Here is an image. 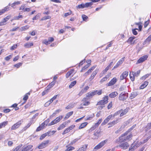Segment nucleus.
<instances>
[{"mask_svg": "<svg viewBox=\"0 0 151 151\" xmlns=\"http://www.w3.org/2000/svg\"><path fill=\"white\" fill-rule=\"evenodd\" d=\"M23 16L22 15H19L17 16H16L14 17V19L15 20H18L20 19H22Z\"/></svg>", "mask_w": 151, "mask_h": 151, "instance_id": "53", "label": "nucleus"}, {"mask_svg": "<svg viewBox=\"0 0 151 151\" xmlns=\"http://www.w3.org/2000/svg\"><path fill=\"white\" fill-rule=\"evenodd\" d=\"M49 89H48V88H46V89H45L42 93V96H43L47 94L49 91Z\"/></svg>", "mask_w": 151, "mask_h": 151, "instance_id": "47", "label": "nucleus"}, {"mask_svg": "<svg viewBox=\"0 0 151 151\" xmlns=\"http://www.w3.org/2000/svg\"><path fill=\"white\" fill-rule=\"evenodd\" d=\"M128 133H129L126 131L120 136L118 139H116L115 143L119 144L127 141H129L132 140L133 135L131 133L129 134H128Z\"/></svg>", "mask_w": 151, "mask_h": 151, "instance_id": "1", "label": "nucleus"}, {"mask_svg": "<svg viewBox=\"0 0 151 151\" xmlns=\"http://www.w3.org/2000/svg\"><path fill=\"white\" fill-rule=\"evenodd\" d=\"M113 118L112 114H110L104 120V121L101 123V125H104L106 124L108 122Z\"/></svg>", "mask_w": 151, "mask_h": 151, "instance_id": "11", "label": "nucleus"}, {"mask_svg": "<svg viewBox=\"0 0 151 151\" xmlns=\"http://www.w3.org/2000/svg\"><path fill=\"white\" fill-rule=\"evenodd\" d=\"M56 83V81H53L50 83L49 85L47 86V88L48 89H50L52 88L55 84Z\"/></svg>", "mask_w": 151, "mask_h": 151, "instance_id": "34", "label": "nucleus"}, {"mask_svg": "<svg viewBox=\"0 0 151 151\" xmlns=\"http://www.w3.org/2000/svg\"><path fill=\"white\" fill-rule=\"evenodd\" d=\"M30 93H28L25 94L23 98V100L24 101V102L23 104L25 103L27 101V100L28 99L29 96L28 95H30Z\"/></svg>", "mask_w": 151, "mask_h": 151, "instance_id": "35", "label": "nucleus"}, {"mask_svg": "<svg viewBox=\"0 0 151 151\" xmlns=\"http://www.w3.org/2000/svg\"><path fill=\"white\" fill-rule=\"evenodd\" d=\"M22 122L23 121L21 120L17 122L12 126L11 127V129L12 130H15L18 128L22 124Z\"/></svg>", "mask_w": 151, "mask_h": 151, "instance_id": "7", "label": "nucleus"}, {"mask_svg": "<svg viewBox=\"0 0 151 151\" xmlns=\"http://www.w3.org/2000/svg\"><path fill=\"white\" fill-rule=\"evenodd\" d=\"M29 26L28 25H26L21 27V29L22 31H25L29 29Z\"/></svg>", "mask_w": 151, "mask_h": 151, "instance_id": "50", "label": "nucleus"}, {"mask_svg": "<svg viewBox=\"0 0 151 151\" xmlns=\"http://www.w3.org/2000/svg\"><path fill=\"white\" fill-rule=\"evenodd\" d=\"M67 148L65 150V151H71L75 149V148L73 146H70L68 147L67 146H66Z\"/></svg>", "mask_w": 151, "mask_h": 151, "instance_id": "43", "label": "nucleus"}, {"mask_svg": "<svg viewBox=\"0 0 151 151\" xmlns=\"http://www.w3.org/2000/svg\"><path fill=\"white\" fill-rule=\"evenodd\" d=\"M82 18L83 21L86 22L88 19V17L85 14H83L82 16Z\"/></svg>", "mask_w": 151, "mask_h": 151, "instance_id": "55", "label": "nucleus"}, {"mask_svg": "<svg viewBox=\"0 0 151 151\" xmlns=\"http://www.w3.org/2000/svg\"><path fill=\"white\" fill-rule=\"evenodd\" d=\"M88 124L87 122H84L81 123L78 127V129H83L86 127Z\"/></svg>", "mask_w": 151, "mask_h": 151, "instance_id": "32", "label": "nucleus"}, {"mask_svg": "<svg viewBox=\"0 0 151 151\" xmlns=\"http://www.w3.org/2000/svg\"><path fill=\"white\" fill-rule=\"evenodd\" d=\"M151 41V34L144 41L143 44L145 45L147 43H149Z\"/></svg>", "mask_w": 151, "mask_h": 151, "instance_id": "33", "label": "nucleus"}, {"mask_svg": "<svg viewBox=\"0 0 151 151\" xmlns=\"http://www.w3.org/2000/svg\"><path fill=\"white\" fill-rule=\"evenodd\" d=\"M32 124V123L31 122H30L26 126L24 127L23 129V130L24 131H26L27 130L28 128H29L31 124Z\"/></svg>", "mask_w": 151, "mask_h": 151, "instance_id": "39", "label": "nucleus"}, {"mask_svg": "<svg viewBox=\"0 0 151 151\" xmlns=\"http://www.w3.org/2000/svg\"><path fill=\"white\" fill-rule=\"evenodd\" d=\"M93 3L92 2L86 3L85 4V7H88L90 6L93 5Z\"/></svg>", "mask_w": 151, "mask_h": 151, "instance_id": "56", "label": "nucleus"}, {"mask_svg": "<svg viewBox=\"0 0 151 151\" xmlns=\"http://www.w3.org/2000/svg\"><path fill=\"white\" fill-rule=\"evenodd\" d=\"M134 72L132 71L130 72L129 73V77L130 79L132 81H134L135 79V76L134 75Z\"/></svg>", "mask_w": 151, "mask_h": 151, "instance_id": "30", "label": "nucleus"}, {"mask_svg": "<svg viewBox=\"0 0 151 151\" xmlns=\"http://www.w3.org/2000/svg\"><path fill=\"white\" fill-rule=\"evenodd\" d=\"M51 17L50 16L47 15L44 16L42 17L40 21L45 20L47 19H50L51 18Z\"/></svg>", "mask_w": 151, "mask_h": 151, "instance_id": "45", "label": "nucleus"}, {"mask_svg": "<svg viewBox=\"0 0 151 151\" xmlns=\"http://www.w3.org/2000/svg\"><path fill=\"white\" fill-rule=\"evenodd\" d=\"M118 94V93L116 91H114L111 92L109 95V96L111 98H113L116 96Z\"/></svg>", "mask_w": 151, "mask_h": 151, "instance_id": "28", "label": "nucleus"}, {"mask_svg": "<svg viewBox=\"0 0 151 151\" xmlns=\"http://www.w3.org/2000/svg\"><path fill=\"white\" fill-rule=\"evenodd\" d=\"M76 81L75 80L72 82L70 85L69 86V88H71L73 87L76 83Z\"/></svg>", "mask_w": 151, "mask_h": 151, "instance_id": "42", "label": "nucleus"}, {"mask_svg": "<svg viewBox=\"0 0 151 151\" xmlns=\"http://www.w3.org/2000/svg\"><path fill=\"white\" fill-rule=\"evenodd\" d=\"M74 69L73 68L70 69L69 71H68L66 74L65 75V77L66 78H68L70 76L72 75V76H73V74H74Z\"/></svg>", "mask_w": 151, "mask_h": 151, "instance_id": "17", "label": "nucleus"}, {"mask_svg": "<svg viewBox=\"0 0 151 151\" xmlns=\"http://www.w3.org/2000/svg\"><path fill=\"white\" fill-rule=\"evenodd\" d=\"M22 146V145H21L17 146L14 149H13L12 151H18L19 150Z\"/></svg>", "mask_w": 151, "mask_h": 151, "instance_id": "64", "label": "nucleus"}, {"mask_svg": "<svg viewBox=\"0 0 151 151\" xmlns=\"http://www.w3.org/2000/svg\"><path fill=\"white\" fill-rule=\"evenodd\" d=\"M100 132L98 131H96L94 133L93 135L96 138H98L99 136Z\"/></svg>", "mask_w": 151, "mask_h": 151, "instance_id": "51", "label": "nucleus"}, {"mask_svg": "<svg viewBox=\"0 0 151 151\" xmlns=\"http://www.w3.org/2000/svg\"><path fill=\"white\" fill-rule=\"evenodd\" d=\"M128 93H121L119 95V100L122 101L125 100L128 98Z\"/></svg>", "mask_w": 151, "mask_h": 151, "instance_id": "6", "label": "nucleus"}, {"mask_svg": "<svg viewBox=\"0 0 151 151\" xmlns=\"http://www.w3.org/2000/svg\"><path fill=\"white\" fill-rule=\"evenodd\" d=\"M12 55H9L8 56L6 57L5 58V60L7 61H9L12 57Z\"/></svg>", "mask_w": 151, "mask_h": 151, "instance_id": "60", "label": "nucleus"}, {"mask_svg": "<svg viewBox=\"0 0 151 151\" xmlns=\"http://www.w3.org/2000/svg\"><path fill=\"white\" fill-rule=\"evenodd\" d=\"M113 105V102L112 101L110 102L108 104L107 106V109L108 110L111 109Z\"/></svg>", "mask_w": 151, "mask_h": 151, "instance_id": "49", "label": "nucleus"}, {"mask_svg": "<svg viewBox=\"0 0 151 151\" xmlns=\"http://www.w3.org/2000/svg\"><path fill=\"white\" fill-rule=\"evenodd\" d=\"M111 73H109L107 75L105 76L102 78L100 81V83L101 84L103 83V82L107 81V79L111 76Z\"/></svg>", "mask_w": 151, "mask_h": 151, "instance_id": "16", "label": "nucleus"}, {"mask_svg": "<svg viewBox=\"0 0 151 151\" xmlns=\"http://www.w3.org/2000/svg\"><path fill=\"white\" fill-rule=\"evenodd\" d=\"M93 92L95 93V95L96 94H98V95H100L102 94V89L100 90L99 91H98L97 90H94L93 91Z\"/></svg>", "mask_w": 151, "mask_h": 151, "instance_id": "44", "label": "nucleus"}, {"mask_svg": "<svg viewBox=\"0 0 151 151\" xmlns=\"http://www.w3.org/2000/svg\"><path fill=\"white\" fill-rule=\"evenodd\" d=\"M70 132V131L69 130V129H68V128H67L66 129H65V130L62 133V134L64 135V134L68 133Z\"/></svg>", "mask_w": 151, "mask_h": 151, "instance_id": "63", "label": "nucleus"}, {"mask_svg": "<svg viewBox=\"0 0 151 151\" xmlns=\"http://www.w3.org/2000/svg\"><path fill=\"white\" fill-rule=\"evenodd\" d=\"M63 118L62 115H60L57 117L55 119L53 120L48 124L49 126H50L52 125L56 124L59 122Z\"/></svg>", "mask_w": 151, "mask_h": 151, "instance_id": "5", "label": "nucleus"}, {"mask_svg": "<svg viewBox=\"0 0 151 151\" xmlns=\"http://www.w3.org/2000/svg\"><path fill=\"white\" fill-rule=\"evenodd\" d=\"M33 147V145H28L23 148L21 151H30Z\"/></svg>", "mask_w": 151, "mask_h": 151, "instance_id": "24", "label": "nucleus"}, {"mask_svg": "<svg viewBox=\"0 0 151 151\" xmlns=\"http://www.w3.org/2000/svg\"><path fill=\"white\" fill-rule=\"evenodd\" d=\"M96 66H93L89 69L88 71L86 72L84 75L86 76H87L89 75V73H91L93 70L96 68Z\"/></svg>", "mask_w": 151, "mask_h": 151, "instance_id": "26", "label": "nucleus"}, {"mask_svg": "<svg viewBox=\"0 0 151 151\" xmlns=\"http://www.w3.org/2000/svg\"><path fill=\"white\" fill-rule=\"evenodd\" d=\"M109 97L108 96H105L102 99L98 102L96 105L99 106V108L101 109L105 107V104L108 102Z\"/></svg>", "mask_w": 151, "mask_h": 151, "instance_id": "2", "label": "nucleus"}, {"mask_svg": "<svg viewBox=\"0 0 151 151\" xmlns=\"http://www.w3.org/2000/svg\"><path fill=\"white\" fill-rule=\"evenodd\" d=\"M112 63V62H111L105 69L102 71V73L103 75L106 74L107 71L111 68Z\"/></svg>", "mask_w": 151, "mask_h": 151, "instance_id": "22", "label": "nucleus"}, {"mask_svg": "<svg viewBox=\"0 0 151 151\" xmlns=\"http://www.w3.org/2000/svg\"><path fill=\"white\" fill-rule=\"evenodd\" d=\"M129 108H126L125 109L123 110L121 109L119 110L120 114V117H121L125 115L128 112Z\"/></svg>", "mask_w": 151, "mask_h": 151, "instance_id": "14", "label": "nucleus"}, {"mask_svg": "<svg viewBox=\"0 0 151 151\" xmlns=\"http://www.w3.org/2000/svg\"><path fill=\"white\" fill-rule=\"evenodd\" d=\"M46 136V134H42L40 137V140H43L44 139L45 137Z\"/></svg>", "mask_w": 151, "mask_h": 151, "instance_id": "62", "label": "nucleus"}, {"mask_svg": "<svg viewBox=\"0 0 151 151\" xmlns=\"http://www.w3.org/2000/svg\"><path fill=\"white\" fill-rule=\"evenodd\" d=\"M88 144H86L79 148L76 151H85L87 148Z\"/></svg>", "mask_w": 151, "mask_h": 151, "instance_id": "25", "label": "nucleus"}, {"mask_svg": "<svg viewBox=\"0 0 151 151\" xmlns=\"http://www.w3.org/2000/svg\"><path fill=\"white\" fill-rule=\"evenodd\" d=\"M119 120V119L117 118L116 119V120H113L109 123L108 124V128H109L114 126L118 122Z\"/></svg>", "mask_w": 151, "mask_h": 151, "instance_id": "15", "label": "nucleus"}, {"mask_svg": "<svg viewBox=\"0 0 151 151\" xmlns=\"http://www.w3.org/2000/svg\"><path fill=\"white\" fill-rule=\"evenodd\" d=\"M33 45L34 43L32 42H28L24 45V47L26 48H29L31 47V46H33Z\"/></svg>", "mask_w": 151, "mask_h": 151, "instance_id": "37", "label": "nucleus"}, {"mask_svg": "<svg viewBox=\"0 0 151 151\" xmlns=\"http://www.w3.org/2000/svg\"><path fill=\"white\" fill-rule=\"evenodd\" d=\"M95 93L93 92V91L88 92L86 94V96L85 97L88 99L90 100V99L92 98L95 95Z\"/></svg>", "mask_w": 151, "mask_h": 151, "instance_id": "21", "label": "nucleus"}, {"mask_svg": "<svg viewBox=\"0 0 151 151\" xmlns=\"http://www.w3.org/2000/svg\"><path fill=\"white\" fill-rule=\"evenodd\" d=\"M81 139V138H80L79 139L78 138H76L74 139L71 142H70V145H73L75 143H76V142H77L78 140L80 139Z\"/></svg>", "mask_w": 151, "mask_h": 151, "instance_id": "52", "label": "nucleus"}, {"mask_svg": "<svg viewBox=\"0 0 151 151\" xmlns=\"http://www.w3.org/2000/svg\"><path fill=\"white\" fill-rule=\"evenodd\" d=\"M9 7L8 6H6L5 7H4V9H2V10H1L2 12H3V13H4L5 12L9 10Z\"/></svg>", "mask_w": 151, "mask_h": 151, "instance_id": "61", "label": "nucleus"}, {"mask_svg": "<svg viewBox=\"0 0 151 151\" xmlns=\"http://www.w3.org/2000/svg\"><path fill=\"white\" fill-rule=\"evenodd\" d=\"M149 82L147 81H145L139 87L140 89H143L145 88L148 85Z\"/></svg>", "mask_w": 151, "mask_h": 151, "instance_id": "31", "label": "nucleus"}, {"mask_svg": "<svg viewBox=\"0 0 151 151\" xmlns=\"http://www.w3.org/2000/svg\"><path fill=\"white\" fill-rule=\"evenodd\" d=\"M73 113V111H70L65 116L64 118V120H66L68 119L70 116L72 115Z\"/></svg>", "mask_w": 151, "mask_h": 151, "instance_id": "36", "label": "nucleus"}, {"mask_svg": "<svg viewBox=\"0 0 151 151\" xmlns=\"http://www.w3.org/2000/svg\"><path fill=\"white\" fill-rule=\"evenodd\" d=\"M67 124V123L66 122H65L61 124L60 125L59 127L57 128V130H62L64 129L65 127H66V125Z\"/></svg>", "mask_w": 151, "mask_h": 151, "instance_id": "29", "label": "nucleus"}, {"mask_svg": "<svg viewBox=\"0 0 151 151\" xmlns=\"http://www.w3.org/2000/svg\"><path fill=\"white\" fill-rule=\"evenodd\" d=\"M50 141L49 140H47L42 142L37 147L39 149H42L45 148L49 144Z\"/></svg>", "mask_w": 151, "mask_h": 151, "instance_id": "3", "label": "nucleus"}, {"mask_svg": "<svg viewBox=\"0 0 151 151\" xmlns=\"http://www.w3.org/2000/svg\"><path fill=\"white\" fill-rule=\"evenodd\" d=\"M129 144L127 142H125L120 144L117 147H119L122 149L126 150L129 147Z\"/></svg>", "mask_w": 151, "mask_h": 151, "instance_id": "8", "label": "nucleus"}, {"mask_svg": "<svg viewBox=\"0 0 151 151\" xmlns=\"http://www.w3.org/2000/svg\"><path fill=\"white\" fill-rule=\"evenodd\" d=\"M135 38V37L133 36L130 37L127 41V42L130 45H133L135 43V40H134Z\"/></svg>", "mask_w": 151, "mask_h": 151, "instance_id": "19", "label": "nucleus"}, {"mask_svg": "<svg viewBox=\"0 0 151 151\" xmlns=\"http://www.w3.org/2000/svg\"><path fill=\"white\" fill-rule=\"evenodd\" d=\"M72 13V12L70 10H69V12L67 13H65L64 14L65 17H66L69 15H70Z\"/></svg>", "mask_w": 151, "mask_h": 151, "instance_id": "57", "label": "nucleus"}, {"mask_svg": "<svg viewBox=\"0 0 151 151\" xmlns=\"http://www.w3.org/2000/svg\"><path fill=\"white\" fill-rule=\"evenodd\" d=\"M77 7L79 9H83L85 7V5L83 4H79L78 6Z\"/></svg>", "mask_w": 151, "mask_h": 151, "instance_id": "59", "label": "nucleus"}, {"mask_svg": "<svg viewBox=\"0 0 151 151\" xmlns=\"http://www.w3.org/2000/svg\"><path fill=\"white\" fill-rule=\"evenodd\" d=\"M11 17L10 15H8L5 17L3 20V21L2 22H3V24H4V22H6Z\"/></svg>", "mask_w": 151, "mask_h": 151, "instance_id": "54", "label": "nucleus"}, {"mask_svg": "<svg viewBox=\"0 0 151 151\" xmlns=\"http://www.w3.org/2000/svg\"><path fill=\"white\" fill-rule=\"evenodd\" d=\"M54 40V38L53 37H49L48 40H45L42 42V43L45 45H47L48 44H50L52 42H53Z\"/></svg>", "mask_w": 151, "mask_h": 151, "instance_id": "13", "label": "nucleus"}, {"mask_svg": "<svg viewBox=\"0 0 151 151\" xmlns=\"http://www.w3.org/2000/svg\"><path fill=\"white\" fill-rule=\"evenodd\" d=\"M125 58V57H123L117 62L116 64L119 66L122 64L123 62L124 61Z\"/></svg>", "mask_w": 151, "mask_h": 151, "instance_id": "40", "label": "nucleus"}, {"mask_svg": "<svg viewBox=\"0 0 151 151\" xmlns=\"http://www.w3.org/2000/svg\"><path fill=\"white\" fill-rule=\"evenodd\" d=\"M128 74V72L126 71L124 72L121 75L120 77V79L122 80L125 78L127 76Z\"/></svg>", "mask_w": 151, "mask_h": 151, "instance_id": "20", "label": "nucleus"}, {"mask_svg": "<svg viewBox=\"0 0 151 151\" xmlns=\"http://www.w3.org/2000/svg\"><path fill=\"white\" fill-rule=\"evenodd\" d=\"M90 100L85 97L82 99L81 101L82 103L81 104V105L84 106H88L90 104Z\"/></svg>", "mask_w": 151, "mask_h": 151, "instance_id": "9", "label": "nucleus"}, {"mask_svg": "<svg viewBox=\"0 0 151 151\" xmlns=\"http://www.w3.org/2000/svg\"><path fill=\"white\" fill-rule=\"evenodd\" d=\"M148 55H145L140 57L137 61L136 64H138L142 63L147 60Z\"/></svg>", "mask_w": 151, "mask_h": 151, "instance_id": "10", "label": "nucleus"}, {"mask_svg": "<svg viewBox=\"0 0 151 151\" xmlns=\"http://www.w3.org/2000/svg\"><path fill=\"white\" fill-rule=\"evenodd\" d=\"M141 24L142 23L140 22L139 23H135V25L138 26L139 31H141L142 30V26L141 25Z\"/></svg>", "mask_w": 151, "mask_h": 151, "instance_id": "46", "label": "nucleus"}, {"mask_svg": "<svg viewBox=\"0 0 151 151\" xmlns=\"http://www.w3.org/2000/svg\"><path fill=\"white\" fill-rule=\"evenodd\" d=\"M107 141L108 139H106L101 142L98 145L94 147L93 149V151H96L101 148L106 144Z\"/></svg>", "mask_w": 151, "mask_h": 151, "instance_id": "4", "label": "nucleus"}, {"mask_svg": "<svg viewBox=\"0 0 151 151\" xmlns=\"http://www.w3.org/2000/svg\"><path fill=\"white\" fill-rule=\"evenodd\" d=\"M117 81V79L116 77H114L111 80L106 84L107 86H109L115 84Z\"/></svg>", "mask_w": 151, "mask_h": 151, "instance_id": "12", "label": "nucleus"}, {"mask_svg": "<svg viewBox=\"0 0 151 151\" xmlns=\"http://www.w3.org/2000/svg\"><path fill=\"white\" fill-rule=\"evenodd\" d=\"M136 125V124L133 125L131 128L127 131L128 133L130 132L135 127Z\"/></svg>", "mask_w": 151, "mask_h": 151, "instance_id": "58", "label": "nucleus"}, {"mask_svg": "<svg viewBox=\"0 0 151 151\" xmlns=\"http://www.w3.org/2000/svg\"><path fill=\"white\" fill-rule=\"evenodd\" d=\"M58 96V95H56L54 96L52 98H51L50 100L47 102L45 104V105H47V104H48V105H49L51 103H52L53 101L55 100L57 98V96Z\"/></svg>", "mask_w": 151, "mask_h": 151, "instance_id": "27", "label": "nucleus"}, {"mask_svg": "<svg viewBox=\"0 0 151 151\" xmlns=\"http://www.w3.org/2000/svg\"><path fill=\"white\" fill-rule=\"evenodd\" d=\"M97 72L96 70L93 71L88 78L90 81H92L95 78V76L97 74Z\"/></svg>", "mask_w": 151, "mask_h": 151, "instance_id": "23", "label": "nucleus"}, {"mask_svg": "<svg viewBox=\"0 0 151 151\" xmlns=\"http://www.w3.org/2000/svg\"><path fill=\"white\" fill-rule=\"evenodd\" d=\"M8 122L7 121L1 123H0V129L4 127L8 124Z\"/></svg>", "mask_w": 151, "mask_h": 151, "instance_id": "38", "label": "nucleus"}, {"mask_svg": "<svg viewBox=\"0 0 151 151\" xmlns=\"http://www.w3.org/2000/svg\"><path fill=\"white\" fill-rule=\"evenodd\" d=\"M150 75H151L150 73L146 74L141 77L140 79L142 80H144L148 78Z\"/></svg>", "mask_w": 151, "mask_h": 151, "instance_id": "41", "label": "nucleus"}, {"mask_svg": "<svg viewBox=\"0 0 151 151\" xmlns=\"http://www.w3.org/2000/svg\"><path fill=\"white\" fill-rule=\"evenodd\" d=\"M138 144H136L134 145L133 143L131 145V146L129 148L128 151H134L135 149L139 147Z\"/></svg>", "mask_w": 151, "mask_h": 151, "instance_id": "18", "label": "nucleus"}, {"mask_svg": "<svg viewBox=\"0 0 151 151\" xmlns=\"http://www.w3.org/2000/svg\"><path fill=\"white\" fill-rule=\"evenodd\" d=\"M49 122V119H47L46 120H45L44 122L43 123H42L40 126L42 127L43 129L44 127H45V125L46 123H48Z\"/></svg>", "mask_w": 151, "mask_h": 151, "instance_id": "48", "label": "nucleus"}]
</instances>
